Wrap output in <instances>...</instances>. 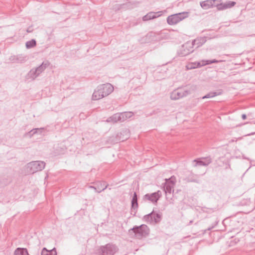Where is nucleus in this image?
I'll return each mask as SVG.
<instances>
[{"label": "nucleus", "instance_id": "obj_27", "mask_svg": "<svg viewBox=\"0 0 255 255\" xmlns=\"http://www.w3.org/2000/svg\"><path fill=\"white\" fill-rule=\"evenodd\" d=\"M195 40H198L196 42L195 44L194 45V46L197 45L196 47H199L201 46L205 42L204 38L197 39H195Z\"/></svg>", "mask_w": 255, "mask_h": 255}, {"label": "nucleus", "instance_id": "obj_29", "mask_svg": "<svg viewBox=\"0 0 255 255\" xmlns=\"http://www.w3.org/2000/svg\"><path fill=\"white\" fill-rule=\"evenodd\" d=\"M102 184L103 183L102 182H99L97 183L96 187L97 188V190H102Z\"/></svg>", "mask_w": 255, "mask_h": 255}, {"label": "nucleus", "instance_id": "obj_26", "mask_svg": "<svg viewBox=\"0 0 255 255\" xmlns=\"http://www.w3.org/2000/svg\"><path fill=\"white\" fill-rule=\"evenodd\" d=\"M43 129V128H34L32 130H31L28 133H27V134L31 137L32 136H33L35 133H37V132L40 131L42 132V130Z\"/></svg>", "mask_w": 255, "mask_h": 255}, {"label": "nucleus", "instance_id": "obj_25", "mask_svg": "<svg viewBox=\"0 0 255 255\" xmlns=\"http://www.w3.org/2000/svg\"><path fill=\"white\" fill-rule=\"evenodd\" d=\"M36 44V41L34 39L28 41L26 43V47L27 48H31L34 47Z\"/></svg>", "mask_w": 255, "mask_h": 255}, {"label": "nucleus", "instance_id": "obj_28", "mask_svg": "<svg viewBox=\"0 0 255 255\" xmlns=\"http://www.w3.org/2000/svg\"><path fill=\"white\" fill-rule=\"evenodd\" d=\"M90 188H92V189H94V190H95L96 192H98V193H100L102 191H104L107 188V185H106L105 188H103L102 190H97V188L96 187V186H90L89 187Z\"/></svg>", "mask_w": 255, "mask_h": 255}, {"label": "nucleus", "instance_id": "obj_14", "mask_svg": "<svg viewBox=\"0 0 255 255\" xmlns=\"http://www.w3.org/2000/svg\"><path fill=\"white\" fill-rule=\"evenodd\" d=\"M163 12V11H159L156 12H149L147 14L143 16L142 20L143 21H147L150 19L157 18L161 16Z\"/></svg>", "mask_w": 255, "mask_h": 255}, {"label": "nucleus", "instance_id": "obj_5", "mask_svg": "<svg viewBox=\"0 0 255 255\" xmlns=\"http://www.w3.org/2000/svg\"><path fill=\"white\" fill-rule=\"evenodd\" d=\"M118 250L117 246L110 243L101 246L99 249V254L100 255H114Z\"/></svg>", "mask_w": 255, "mask_h": 255}, {"label": "nucleus", "instance_id": "obj_9", "mask_svg": "<svg viewBox=\"0 0 255 255\" xmlns=\"http://www.w3.org/2000/svg\"><path fill=\"white\" fill-rule=\"evenodd\" d=\"M143 218L144 220L147 223L155 224L160 222L161 219V215L159 214H156L153 212H152L150 214L144 216Z\"/></svg>", "mask_w": 255, "mask_h": 255}, {"label": "nucleus", "instance_id": "obj_30", "mask_svg": "<svg viewBox=\"0 0 255 255\" xmlns=\"http://www.w3.org/2000/svg\"><path fill=\"white\" fill-rule=\"evenodd\" d=\"M188 182H197V183L199 182L197 180L194 179H191V180H188Z\"/></svg>", "mask_w": 255, "mask_h": 255}, {"label": "nucleus", "instance_id": "obj_13", "mask_svg": "<svg viewBox=\"0 0 255 255\" xmlns=\"http://www.w3.org/2000/svg\"><path fill=\"white\" fill-rule=\"evenodd\" d=\"M10 60L15 63H23L27 60L26 56L23 54H19L16 56H11Z\"/></svg>", "mask_w": 255, "mask_h": 255}, {"label": "nucleus", "instance_id": "obj_6", "mask_svg": "<svg viewBox=\"0 0 255 255\" xmlns=\"http://www.w3.org/2000/svg\"><path fill=\"white\" fill-rule=\"evenodd\" d=\"M190 90L183 89L178 88L173 91L170 94V98L172 100H177L190 94Z\"/></svg>", "mask_w": 255, "mask_h": 255}, {"label": "nucleus", "instance_id": "obj_1", "mask_svg": "<svg viewBox=\"0 0 255 255\" xmlns=\"http://www.w3.org/2000/svg\"><path fill=\"white\" fill-rule=\"evenodd\" d=\"M215 0H207L200 2L201 6L204 9H208L213 6H217V9L219 10H224L229 8H231L234 6L236 2L234 1H229L226 3H221L220 4H216Z\"/></svg>", "mask_w": 255, "mask_h": 255}, {"label": "nucleus", "instance_id": "obj_7", "mask_svg": "<svg viewBox=\"0 0 255 255\" xmlns=\"http://www.w3.org/2000/svg\"><path fill=\"white\" fill-rule=\"evenodd\" d=\"M198 40H193L192 42H187L184 44L180 51L179 55L181 56H186L194 51L193 46Z\"/></svg>", "mask_w": 255, "mask_h": 255}, {"label": "nucleus", "instance_id": "obj_10", "mask_svg": "<svg viewBox=\"0 0 255 255\" xmlns=\"http://www.w3.org/2000/svg\"><path fill=\"white\" fill-rule=\"evenodd\" d=\"M218 62V61L215 59L212 60H203L202 61V63H201L200 62H199L189 63L186 66V68L188 70H191L196 68L201 67L202 66L209 65L212 63H216Z\"/></svg>", "mask_w": 255, "mask_h": 255}, {"label": "nucleus", "instance_id": "obj_3", "mask_svg": "<svg viewBox=\"0 0 255 255\" xmlns=\"http://www.w3.org/2000/svg\"><path fill=\"white\" fill-rule=\"evenodd\" d=\"M188 13L187 12H179L168 16L167 22L170 25H175L185 18L187 17Z\"/></svg>", "mask_w": 255, "mask_h": 255}, {"label": "nucleus", "instance_id": "obj_23", "mask_svg": "<svg viewBox=\"0 0 255 255\" xmlns=\"http://www.w3.org/2000/svg\"><path fill=\"white\" fill-rule=\"evenodd\" d=\"M123 122L131 118L133 116V113L130 112L121 113Z\"/></svg>", "mask_w": 255, "mask_h": 255}, {"label": "nucleus", "instance_id": "obj_21", "mask_svg": "<svg viewBox=\"0 0 255 255\" xmlns=\"http://www.w3.org/2000/svg\"><path fill=\"white\" fill-rule=\"evenodd\" d=\"M41 255H57V252L55 248L48 251L45 248H44L41 252Z\"/></svg>", "mask_w": 255, "mask_h": 255}, {"label": "nucleus", "instance_id": "obj_4", "mask_svg": "<svg viewBox=\"0 0 255 255\" xmlns=\"http://www.w3.org/2000/svg\"><path fill=\"white\" fill-rule=\"evenodd\" d=\"M132 231L134 236L137 238H141L146 236L149 232L148 227L145 225H141L139 226H135L132 229L129 230V232Z\"/></svg>", "mask_w": 255, "mask_h": 255}, {"label": "nucleus", "instance_id": "obj_19", "mask_svg": "<svg viewBox=\"0 0 255 255\" xmlns=\"http://www.w3.org/2000/svg\"><path fill=\"white\" fill-rule=\"evenodd\" d=\"M38 76L35 70L33 68L25 76V79L29 81H32Z\"/></svg>", "mask_w": 255, "mask_h": 255}, {"label": "nucleus", "instance_id": "obj_18", "mask_svg": "<svg viewBox=\"0 0 255 255\" xmlns=\"http://www.w3.org/2000/svg\"><path fill=\"white\" fill-rule=\"evenodd\" d=\"M49 65H50V62L49 61H44L42 62V63L40 66H39L37 68H35L34 69L36 71L38 75H39Z\"/></svg>", "mask_w": 255, "mask_h": 255}, {"label": "nucleus", "instance_id": "obj_31", "mask_svg": "<svg viewBox=\"0 0 255 255\" xmlns=\"http://www.w3.org/2000/svg\"><path fill=\"white\" fill-rule=\"evenodd\" d=\"M242 118L243 120H245L247 119V116L246 114H243L242 115Z\"/></svg>", "mask_w": 255, "mask_h": 255}, {"label": "nucleus", "instance_id": "obj_12", "mask_svg": "<svg viewBox=\"0 0 255 255\" xmlns=\"http://www.w3.org/2000/svg\"><path fill=\"white\" fill-rule=\"evenodd\" d=\"M100 91H102L104 97L108 96L114 91V87L110 83L100 85Z\"/></svg>", "mask_w": 255, "mask_h": 255}, {"label": "nucleus", "instance_id": "obj_24", "mask_svg": "<svg viewBox=\"0 0 255 255\" xmlns=\"http://www.w3.org/2000/svg\"><path fill=\"white\" fill-rule=\"evenodd\" d=\"M221 92H210L209 93L206 94L205 96H203L202 97V99H204L213 98L216 96L220 95L221 94Z\"/></svg>", "mask_w": 255, "mask_h": 255}, {"label": "nucleus", "instance_id": "obj_22", "mask_svg": "<svg viewBox=\"0 0 255 255\" xmlns=\"http://www.w3.org/2000/svg\"><path fill=\"white\" fill-rule=\"evenodd\" d=\"M131 207L133 209H136L138 207L137 197L135 192L134 193L131 200Z\"/></svg>", "mask_w": 255, "mask_h": 255}, {"label": "nucleus", "instance_id": "obj_33", "mask_svg": "<svg viewBox=\"0 0 255 255\" xmlns=\"http://www.w3.org/2000/svg\"><path fill=\"white\" fill-rule=\"evenodd\" d=\"M255 134V132H253V133H250V134H248V135H253Z\"/></svg>", "mask_w": 255, "mask_h": 255}, {"label": "nucleus", "instance_id": "obj_8", "mask_svg": "<svg viewBox=\"0 0 255 255\" xmlns=\"http://www.w3.org/2000/svg\"><path fill=\"white\" fill-rule=\"evenodd\" d=\"M161 196V192L158 190L157 192L152 193H148L145 194L143 197V200L144 201H149L153 204H156Z\"/></svg>", "mask_w": 255, "mask_h": 255}, {"label": "nucleus", "instance_id": "obj_17", "mask_svg": "<svg viewBox=\"0 0 255 255\" xmlns=\"http://www.w3.org/2000/svg\"><path fill=\"white\" fill-rule=\"evenodd\" d=\"M107 121L108 122H113L114 123H117L118 122H122L123 121L121 113H117L113 115L111 117L108 118Z\"/></svg>", "mask_w": 255, "mask_h": 255}, {"label": "nucleus", "instance_id": "obj_11", "mask_svg": "<svg viewBox=\"0 0 255 255\" xmlns=\"http://www.w3.org/2000/svg\"><path fill=\"white\" fill-rule=\"evenodd\" d=\"M175 183V178L174 177H171L168 179H166V183L164 187L165 192L168 193L173 192Z\"/></svg>", "mask_w": 255, "mask_h": 255}, {"label": "nucleus", "instance_id": "obj_16", "mask_svg": "<svg viewBox=\"0 0 255 255\" xmlns=\"http://www.w3.org/2000/svg\"><path fill=\"white\" fill-rule=\"evenodd\" d=\"M104 95L102 93V91H100V85L98 86L97 89L94 91L92 99L93 100H98L104 98Z\"/></svg>", "mask_w": 255, "mask_h": 255}, {"label": "nucleus", "instance_id": "obj_20", "mask_svg": "<svg viewBox=\"0 0 255 255\" xmlns=\"http://www.w3.org/2000/svg\"><path fill=\"white\" fill-rule=\"evenodd\" d=\"M14 255H29V254L26 249L18 248L15 250Z\"/></svg>", "mask_w": 255, "mask_h": 255}, {"label": "nucleus", "instance_id": "obj_15", "mask_svg": "<svg viewBox=\"0 0 255 255\" xmlns=\"http://www.w3.org/2000/svg\"><path fill=\"white\" fill-rule=\"evenodd\" d=\"M194 162L196 163L195 166L197 165L206 166L212 162V159L210 157H207L202 159H195Z\"/></svg>", "mask_w": 255, "mask_h": 255}, {"label": "nucleus", "instance_id": "obj_2", "mask_svg": "<svg viewBox=\"0 0 255 255\" xmlns=\"http://www.w3.org/2000/svg\"><path fill=\"white\" fill-rule=\"evenodd\" d=\"M45 166V163L42 161H32L27 164L26 170L28 173L33 174L43 170Z\"/></svg>", "mask_w": 255, "mask_h": 255}, {"label": "nucleus", "instance_id": "obj_32", "mask_svg": "<svg viewBox=\"0 0 255 255\" xmlns=\"http://www.w3.org/2000/svg\"><path fill=\"white\" fill-rule=\"evenodd\" d=\"M103 183V184H102V189L105 188V187L106 186V185H105V182H102ZM107 185L108 186V185L107 184Z\"/></svg>", "mask_w": 255, "mask_h": 255}, {"label": "nucleus", "instance_id": "obj_34", "mask_svg": "<svg viewBox=\"0 0 255 255\" xmlns=\"http://www.w3.org/2000/svg\"><path fill=\"white\" fill-rule=\"evenodd\" d=\"M213 228V227H210V228H209L207 229V230L210 231V230H211Z\"/></svg>", "mask_w": 255, "mask_h": 255}]
</instances>
